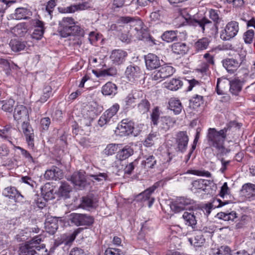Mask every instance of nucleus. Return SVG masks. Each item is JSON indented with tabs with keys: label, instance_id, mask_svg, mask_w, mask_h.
Wrapping results in <instances>:
<instances>
[{
	"label": "nucleus",
	"instance_id": "33",
	"mask_svg": "<svg viewBox=\"0 0 255 255\" xmlns=\"http://www.w3.org/2000/svg\"><path fill=\"white\" fill-rule=\"evenodd\" d=\"M102 93L106 96L115 95L117 93V87L111 82H107L103 86Z\"/></svg>",
	"mask_w": 255,
	"mask_h": 255
},
{
	"label": "nucleus",
	"instance_id": "9",
	"mask_svg": "<svg viewBox=\"0 0 255 255\" xmlns=\"http://www.w3.org/2000/svg\"><path fill=\"white\" fill-rule=\"evenodd\" d=\"M41 241V238L37 236L21 245L18 250L19 255H31L33 250L36 249V245L40 244Z\"/></svg>",
	"mask_w": 255,
	"mask_h": 255
},
{
	"label": "nucleus",
	"instance_id": "1",
	"mask_svg": "<svg viewBox=\"0 0 255 255\" xmlns=\"http://www.w3.org/2000/svg\"><path fill=\"white\" fill-rule=\"evenodd\" d=\"M186 12L185 9L182 10L181 16L175 19V22L184 18L189 25L197 27L199 31L206 34L213 35L218 32V25L221 21L219 15V10L213 9L209 10V16L212 21L206 17L197 18L194 16H192L188 14L184 15Z\"/></svg>",
	"mask_w": 255,
	"mask_h": 255
},
{
	"label": "nucleus",
	"instance_id": "23",
	"mask_svg": "<svg viewBox=\"0 0 255 255\" xmlns=\"http://www.w3.org/2000/svg\"><path fill=\"white\" fill-rule=\"evenodd\" d=\"M29 116L26 108L23 105L15 107L13 113V118L16 121H22L28 119Z\"/></svg>",
	"mask_w": 255,
	"mask_h": 255
},
{
	"label": "nucleus",
	"instance_id": "45",
	"mask_svg": "<svg viewBox=\"0 0 255 255\" xmlns=\"http://www.w3.org/2000/svg\"><path fill=\"white\" fill-rule=\"evenodd\" d=\"M120 106L118 104H115L110 108L106 110L104 113L108 116L109 119L115 122L116 119V114L119 111Z\"/></svg>",
	"mask_w": 255,
	"mask_h": 255
},
{
	"label": "nucleus",
	"instance_id": "16",
	"mask_svg": "<svg viewBox=\"0 0 255 255\" xmlns=\"http://www.w3.org/2000/svg\"><path fill=\"white\" fill-rule=\"evenodd\" d=\"M70 181L80 190L83 189L87 185L86 179L83 172H74L71 176Z\"/></svg>",
	"mask_w": 255,
	"mask_h": 255
},
{
	"label": "nucleus",
	"instance_id": "3",
	"mask_svg": "<svg viewBox=\"0 0 255 255\" xmlns=\"http://www.w3.org/2000/svg\"><path fill=\"white\" fill-rule=\"evenodd\" d=\"M58 30L63 37L84 35V30L79 25H76L74 19L70 17H64L59 21Z\"/></svg>",
	"mask_w": 255,
	"mask_h": 255
},
{
	"label": "nucleus",
	"instance_id": "52",
	"mask_svg": "<svg viewBox=\"0 0 255 255\" xmlns=\"http://www.w3.org/2000/svg\"><path fill=\"white\" fill-rule=\"evenodd\" d=\"M209 181L205 179H200L195 180L192 182V186L196 189H202L205 190Z\"/></svg>",
	"mask_w": 255,
	"mask_h": 255
},
{
	"label": "nucleus",
	"instance_id": "6",
	"mask_svg": "<svg viewBox=\"0 0 255 255\" xmlns=\"http://www.w3.org/2000/svg\"><path fill=\"white\" fill-rule=\"evenodd\" d=\"M201 211L197 206L194 210L184 212L182 215L184 223L186 225L191 227L192 229H195L197 219L199 217V215L201 214Z\"/></svg>",
	"mask_w": 255,
	"mask_h": 255
},
{
	"label": "nucleus",
	"instance_id": "10",
	"mask_svg": "<svg viewBox=\"0 0 255 255\" xmlns=\"http://www.w3.org/2000/svg\"><path fill=\"white\" fill-rule=\"evenodd\" d=\"M188 141L189 137L186 131H181L178 132L175 137L176 150L182 153L184 152L187 149Z\"/></svg>",
	"mask_w": 255,
	"mask_h": 255
},
{
	"label": "nucleus",
	"instance_id": "64",
	"mask_svg": "<svg viewBox=\"0 0 255 255\" xmlns=\"http://www.w3.org/2000/svg\"><path fill=\"white\" fill-rule=\"evenodd\" d=\"M228 203V201L223 202L219 199L215 198L213 200L212 202L209 203V204L211 205L213 209H215L216 208L222 207L223 206H224Z\"/></svg>",
	"mask_w": 255,
	"mask_h": 255
},
{
	"label": "nucleus",
	"instance_id": "28",
	"mask_svg": "<svg viewBox=\"0 0 255 255\" xmlns=\"http://www.w3.org/2000/svg\"><path fill=\"white\" fill-rule=\"evenodd\" d=\"M41 195L45 201L53 199L55 198L53 188L49 183L45 184L41 188Z\"/></svg>",
	"mask_w": 255,
	"mask_h": 255
},
{
	"label": "nucleus",
	"instance_id": "57",
	"mask_svg": "<svg viewBox=\"0 0 255 255\" xmlns=\"http://www.w3.org/2000/svg\"><path fill=\"white\" fill-rule=\"evenodd\" d=\"M118 146V145L116 144H108L104 150V153L108 156L114 154L117 151Z\"/></svg>",
	"mask_w": 255,
	"mask_h": 255
},
{
	"label": "nucleus",
	"instance_id": "14",
	"mask_svg": "<svg viewBox=\"0 0 255 255\" xmlns=\"http://www.w3.org/2000/svg\"><path fill=\"white\" fill-rule=\"evenodd\" d=\"M2 194L10 199L14 200L16 202L23 203L25 200L24 196L14 187L5 188Z\"/></svg>",
	"mask_w": 255,
	"mask_h": 255
},
{
	"label": "nucleus",
	"instance_id": "38",
	"mask_svg": "<svg viewBox=\"0 0 255 255\" xmlns=\"http://www.w3.org/2000/svg\"><path fill=\"white\" fill-rule=\"evenodd\" d=\"M162 39L167 42H172L178 40L177 30H167L161 35Z\"/></svg>",
	"mask_w": 255,
	"mask_h": 255
},
{
	"label": "nucleus",
	"instance_id": "42",
	"mask_svg": "<svg viewBox=\"0 0 255 255\" xmlns=\"http://www.w3.org/2000/svg\"><path fill=\"white\" fill-rule=\"evenodd\" d=\"M9 46L12 51L18 52L23 50L26 47L25 42L17 39H12L9 42Z\"/></svg>",
	"mask_w": 255,
	"mask_h": 255
},
{
	"label": "nucleus",
	"instance_id": "60",
	"mask_svg": "<svg viewBox=\"0 0 255 255\" xmlns=\"http://www.w3.org/2000/svg\"><path fill=\"white\" fill-rule=\"evenodd\" d=\"M50 124L51 120L49 118L45 117L42 118L40 122L41 130L42 131L48 130Z\"/></svg>",
	"mask_w": 255,
	"mask_h": 255
},
{
	"label": "nucleus",
	"instance_id": "13",
	"mask_svg": "<svg viewBox=\"0 0 255 255\" xmlns=\"http://www.w3.org/2000/svg\"><path fill=\"white\" fill-rule=\"evenodd\" d=\"M118 23L124 24H129L132 33H134L136 30H140L141 26H142L143 23L142 21L137 18H135L130 16H121L118 19Z\"/></svg>",
	"mask_w": 255,
	"mask_h": 255
},
{
	"label": "nucleus",
	"instance_id": "18",
	"mask_svg": "<svg viewBox=\"0 0 255 255\" xmlns=\"http://www.w3.org/2000/svg\"><path fill=\"white\" fill-rule=\"evenodd\" d=\"M141 71L139 67L134 65L128 66L125 71V75L129 81L134 82L140 77Z\"/></svg>",
	"mask_w": 255,
	"mask_h": 255
},
{
	"label": "nucleus",
	"instance_id": "49",
	"mask_svg": "<svg viewBox=\"0 0 255 255\" xmlns=\"http://www.w3.org/2000/svg\"><path fill=\"white\" fill-rule=\"evenodd\" d=\"M191 245L195 247H201L205 242V239L202 234L195 236L193 238L189 239Z\"/></svg>",
	"mask_w": 255,
	"mask_h": 255
},
{
	"label": "nucleus",
	"instance_id": "4",
	"mask_svg": "<svg viewBox=\"0 0 255 255\" xmlns=\"http://www.w3.org/2000/svg\"><path fill=\"white\" fill-rule=\"evenodd\" d=\"M196 206L197 205L193 200L185 197H177L170 204V208L175 213L194 210Z\"/></svg>",
	"mask_w": 255,
	"mask_h": 255
},
{
	"label": "nucleus",
	"instance_id": "62",
	"mask_svg": "<svg viewBox=\"0 0 255 255\" xmlns=\"http://www.w3.org/2000/svg\"><path fill=\"white\" fill-rule=\"evenodd\" d=\"M14 103V101L12 99L5 101L2 106V109L7 112H12Z\"/></svg>",
	"mask_w": 255,
	"mask_h": 255
},
{
	"label": "nucleus",
	"instance_id": "48",
	"mask_svg": "<svg viewBox=\"0 0 255 255\" xmlns=\"http://www.w3.org/2000/svg\"><path fill=\"white\" fill-rule=\"evenodd\" d=\"M226 154L227 153H222L221 152H219L217 154L218 159L221 161L222 164V167L220 168V171L222 173H225L231 162L230 160H225V158L222 157V156Z\"/></svg>",
	"mask_w": 255,
	"mask_h": 255
},
{
	"label": "nucleus",
	"instance_id": "11",
	"mask_svg": "<svg viewBox=\"0 0 255 255\" xmlns=\"http://www.w3.org/2000/svg\"><path fill=\"white\" fill-rule=\"evenodd\" d=\"M157 186L156 184L153 185L148 189L144 190L143 192L137 195L134 198V200L137 202H144L148 201V206L150 208L152 206L154 202V198L150 197L151 194L153 193L157 188Z\"/></svg>",
	"mask_w": 255,
	"mask_h": 255
},
{
	"label": "nucleus",
	"instance_id": "43",
	"mask_svg": "<svg viewBox=\"0 0 255 255\" xmlns=\"http://www.w3.org/2000/svg\"><path fill=\"white\" fill-rule=\"evenodd\" d=\"M210 43V40L207 37L199 39L195 42L194 47L196 50L200 51L206 49Z\"/></svg>",
	"mask_w": 255,
	"mask_h": 255
},
{
	"label": "nucleus",
	"instance_id": "54",
	"mask_svg": "<svg viewBox=\"0 0 255 255\" xmlns=\"http://www.w3.org/2000/svg\"><path fill=\"white\" fill-rule=\"evenodd\" d=\"M31 255H48V253L44 244H37L36 245V249L33 250Z\"/></svg>",
	"mask_w": 255,
	"mask_h": 255
},
{
	"label": "nucleus",
	"instance_id": "53",
	"mask_svg": "<svg viewBox=\"0 0 255 255\" xmlns=\"http://www.w3.org/2000/svg\"><path fill=\"white\" fill-rule=\"evenodd\" d=\"M93 206V200L92 199L88 196L83 197L80 207L85 209H89L90 208H92Z\"/></svg>",
	"mask_w": 255,
	"mask_h": 255
},
{
	"label": "nucleus",
	"instance_id": "25",
	"mask_svg": "<svg viewBox=\"0 0 255 255\" xmlns=\"http://www.w3.org/2000/svg\"><path fill=\"white\" fill-rule=\"evenodd\" d=\"M230 85V81L228 79L222 80L220 78L217 79L216 91L219 95H224L227 93Z\"/></svg>",
	"mask_w": 255,
	"mask_h": 255
},
{
	"label": "nucleus",
	"instance_id": "8",
	"mask_svg": "<svg viewBox=\"0 0 255 255\" xmlns=\"http://www.w3.org/2000/svg\"><path fill=\"white\" fill-rule=\"evenodd\" d=\"M239 30L238 22L231 21L227 23L224 30L222 31L221 38L223 40H229L237 35Z\"/></svg>",
	"mask_w": 255,
	"mask_h": 255
},
{
	"label": "nucleus",
	"instance_id": "5",
	"mask_svg": "<svg viewBox=\"0 0 255 255\" xmlns=\"http://www.w3.org/2000/svg\"><path fill=\"white\" fill-rule=\"evenodd\" d=\"M100 113L96 107V104L87 106L83 111V116L80 123L82 128L89 127L95 117Z\"/></svg>",
	"mask_w": 255,
	"mask_h": 255
},
{
	"label": "nucleus",
	"instance_id": "44",
	"mask_svg": "<svg viewBox=\"0 0 255 255\" xmlns=\"http://www.w3.org/2000/svg\"><path fill=\"white\" fill-rule=\"evenodd\" d=\"M212 255H232L231 250L227 246H223L213 250Z\"/></svg>",
	"mask_w": 255,
	"mask_h": 255
},
{
	"label": "nucleus",
	"instance_id": "34",
	"mask_svg": "<svg viewBox=\"0 0 255 255\" xmlns=\"http://www.w3.org/2000/svg\"><path fill=\"white\" fill-rule=\"evenodd\" d=\"M169 109L173 111L175 114H180L183 109L181 102L174 98H171L168 102Z\"/></svg>",
	"mask_w": 255,
	"mask_h": 255
},
{
	"label": "nucleus",
	"instance_id": "7",
	"mask_svg": "<svg viewBox=\"0 0 255 255\" xmlns=\"http://www.w3.org/2000/svg\"><path fill=\"white\" fill-rule=\"evenodd\" d=\"M70 221L77 226H90L94 223V218L87 214L73 213L71 214Z\"/></svg>",
	"mask_w": 255,
	"mask_h": 255
},
{
	"label": "nucleus",
	"instance_id": "17",
	"mask_svg": "<svg viewBox=\"0 0 255 255\" xmlns=\"http://www.w3.org/2000/svg\"><path fill=\"white\" fill-rule=\"evenodd\" d=\"M146 68L149 70L156 69L160 66L159 58L152 53H148L144 56Z\"/></svg>",
	"mask_w": 255,
	"mask_h": 255
},
{
	"label": "nucleus",
	"instance_id": "30",
	"mask_svg": "<svg viewBox=\"0 0 255 255\" xmlns=\"http://www.w3.org/2000/svg\"><path fill=\"white\" fill-rule=\"evenodd\" d=\"M189 50L188 47L184 43L177 42L171 45L172 51L178 55H184Z\"/></svg>",
	"mask_w": 255,
	"mask_h": 255
},
{
	"label": "nucleus",
	"instance_id": "31",
	"mask_svg": "<svg viewBox=\"0 0 255 255\" xmlns=\"http://www.w3.org/2000/svg\"><path fill=\"white\" fill-rule=\"evenodd\" d=\"M133 153V150L129 146H125L122 150L119 151L117 154V158L120 160H124L128 158Z\"/></svg>",
	"mask_w": 255,
	"mask_h": 255
},
{
	"label": "nucleus",
	"instance_id": "61",
	"mask_svg": "<svg viewBox=\"0 0 255 255\" xmlns=\"http://www.w3.org/2000/svg\"><path fill=\"white\" fill-rule=\"evenodd\" d=\"M165 14V11L162 8L159 9H156L150 14V17L153 20H159L163 17Z\"/></svg>",
	"mask_w": 255,
	"mask_h": 255
},
{
	"label": "nucleus",
	"instance_id": "26",
	"mask_svg": "<svg viewBox=\"0 0 255 255\" xmlns=\"http://www.w3.org/2000/svg\"><path fill=\"white\" fill-rule=\"evenodd\" d=\"M229 81V91L230 93L236 96L238 95L242 91L243 82L237 79H234Z\"/></svg>",
	"mask_w": 255,
	"mask_h": 255
},
{
	"label": "nucleus",
	"instance_id": "50",
	"mask_svg": "<svg viewBox=\"0 0 255 255\" xmlns=\"http://www.w3.org/2000/svg\"><path fill=\"white\" fill-rule=\"evenodd\" d=\"M145 160L142 162L146 168H153L156 164V160L153 155H148L144 156Z\"/></svg>",
	"mask_w": 255,
	"mask_h": 255
},
{
	"label": "nucleus",
	"instance_id": "12",
	"mask_svg": "<svg viewBox=\"0 0 255 255\" xmlns=\"http://www.w3.org/2000/svg\"><path fill=\"white\" fill-rule=\"evenodd\" d=\"M134 128V123L128 119L123 120L117 128V131L121 136H125L131 134Z\"/></svg>",
	"mask_w": 255,
	"mask_h": 255
},
{
	"label": "nucleus",
	"instance_id": "56",
	"mask_svg": "<svg viewBox=\"0 0 255 255\" xmlns=\"http://www.w3.org/2000/svg\"><path fill=\"white\" fill-rule=\"evenodd\" d=\"M202 99V96L196 95L195 97H193L190 100V106L192 107L193 109L198 108L202 104H203Z\"/></svg>",
	"mask_w": 255,
	"mask_h": 255
},
{
	"label": "nucleus",
	"instance_id": "47",
	"mask_svg": "<svg viewBox=\"0 0 255 255\" xmlns=\"http://www.w3.org/2000/svg\"><path fill=\"white\" fill-rule=\"evenodd\" d=\"M52 95V88L49 86H45L42 91V94L41 96L39 101L41 103H44Z\"/></svg>",
	"mask_w": 255,
	"mask_h": 255
},
{
	"label": "nucleus",
	"instance_id": "32",
	"mask_svg": "<svg viewBox=\"0 0 255 255\" xmlns=\"http://www.w3.org/2000/svg\"><path fill=\"white\" fill-rule=\"evenodd\" d=\"M216 217L225 221L234 222L237 218V216L235 211H231L230 212L227 211L218 213L216 215Z\"/></svg>",
	"mask_w": 255,
	"mask_h": 255
},
{
	"label": "nucleus",
	"instance_id": "46",
	"mask_svg": "<svg viewBox=\"0 0 255 255\" xmlns=\"http://www.w3.org/2000/svg\"><path fill=\"white\" fill-rule=\"evenodd\" d=\"M150 103L146 99L141 100L137 105L138 111L141 114L147 113L150 108Z\"/></svg>",
	"mask_w": 255,
	"mask_h": 255
},
{
	"label": "nucleus",
	"instance_id": "36",
	"mask_svg": "<svg viewBox=\"0 0 255 255\" xmlns=\"http://www.w3.org/2000/svg\"><path fill=\"white\" fill-rule=\"evenodd\" d=\"M71 191L72 188L68 183L62 182L58 191V194L63 198H69V193Z\"/></svg>",
	"mask_w": 255,
	"mask_h": 255
},
{
	"label": "nucleus",
	"instance_id": "40",
	"mask_svg": "<svg viewBox=\"0 0 255 255\" xmlns=\"http://www.w3.org/2000/svg\"><path fill=\"white\" fill-rule=\"evenodd\" d=\"M83 228H79L76 229L72 234L67 235L63 242L65 246H70L76 239L79 234L83 231Z\"/></svg>",
	"mask_w": 255,
	"mask_h": 255
},
{
	"label": "nucleus",
	"instance_id": "37",
	"mask_svg": "<svg viewBox=\"0 0 255 255\" xmlns=\"http://www.w3.org/2000/svg\"><path fill=\"white\" fill-rule=\"evenodd\" d=\"M134 32V35L138 39L144 40L148 39L154 44H157L155 40L149 35L147 31L145 29L142 28V26H141L140 30H136Z\"/></svg>",
	"mask_w": 255,
	"mask_h": 255
},
{
	"label": "nucleus",
	"instance_id": "41",
	"mask_svg": "<svg viewBox=\"0 0 255 255\" xmlns=\"http://www.w3.org/2000/svg\"><path fill=\"white\" fill-rule=\"evenodd\" d=\"M161 125L160 128L163 130L166 131L169 129L170 127L173 126L175 124V121L170 117H162L160 120Z\"/></svg>",
	"mask_w": 255,
	"mask_h": 255
},
{
	"label": "nucleus",
	"instance_id": "63",
	"mask_svg": "<svg viewBox=\"0 0 255 255\" xmlns=\"http://www.w3.org/2000/svg\"><path fill=\"white\" fill-rule=\"evenodd\" d=\"M14 2L13 0L7 1L6 0H0V15L2 16L5 10L9 6L10 4Z\"/></svg>",
	"mask_w": 255,
	"mask_h": 255
},
{
	"label": "nucleus",
	"instance_id": "55",
	"mask_svg": "<svg viewBox=\"0 0 255 255\" xmlns=\"http://www.w3.org/2000/svg\"><path fill=\"white\" fill-rule=\"evenodd\" d=\"M45 227L47 230V232L51 234H54L58 228L57 222L56 220L51 222L50 221L46 222Z\"/></svg>",
	"mask_w": 255,
	"mask_h": 255
},
{
	"label": "nucleus",
	"instance_id": "20",
	"mask_svg": "<svg viewBox=\"0 0 255 255\" xmlns=\"http://www.w3.org/2000/svg\"><path fill=\"white\" fill-rule=\"evenodd\" d=\"M30 24L35 27V29L30 35L31 37L36 40L40 39L44 33L43 22L38 19H32L30 21Z\"/></svg>",
	"mask_w": 255,
	"mask_h": 255
},
{
	"label": "nucleus",
	"instance_id": "19",
	"mask_svg": "<svg viewBox=\"0 0 255 255\" xmlns=\"http://www.w3.org/2000/svg\"><path fill=\"white\" fill-rule=\"evenodd\" d=\"M127 56L126 51L122 49H116L112 51L110 59L114 64L120 65L125 62Z\"/></svg>",
	"mask_w": 255,
	"mask_h": 255
},
{
	"label": "nucleus",
	"instance_id": "35",
	"mask_svg": "<svg viewBox=\"0 0 255 255\" xmlns=\"http://www.w3.org/2000/svg\"><path fill=\"white\" fill-rule=\"evenodd\" d=\"M241 191L247 198L255 196V184L250 183L245 184L242 186Z\"/></svg>",
	"mask_w": 255,
	"mask_h": 255
},
{
	"label": "nucleus",
	"instance_id": "51",
	"mask_svg": "<svg viewBox=\"0 0 255 255\" xmlns=\"http://www.w3.org/2000/svg\"><path fill=\"white\" fill-rule=\"evenodd\" d=\"M158 134L157 132H151L146 137L143 142V144L147 147L153 145L154 142L157 139Z\"/></svg>",
	"mask_w": 255,
	"mask_h": 255
},
{
	"label": "nucleus",
	"instance_id": "58",
	"mask_svg": "<svg viewBox=\"0 0 255 255\" xmlns=\"http://www.w3.org/2000/svg\"><path fill=\"white\" fill-rule=\"evenodd\" d=\"M160 116V112L159 110V108L156 107L153 109L152 110V113L151 114L150 117L151 119L152 123L153 125L157 126L158 124V121Z\"/></svg>",
	"mask_w": 255,
	"mask_h": 255
},
{
	"label": "nucleus",
	"instance_id": "21",
	"mask_svg": "<svg viewBox=\"0 0 255 255\" xmlns=\"http://www.w3.org/2000/svg\"><path fill=\"white\" fill-rule=\"evenodd\" d=\"M23 133L26 137V140L29 146H34V133L33 129L28 122L24 121L21 125Z\"/></svg>",
	"mask_w": 255,
	"mask_h": 255
},
{
	"label": "nucleus",
	"instance_id": "15",
	"mask_svg": "<svg viewBox=\"0 0 255 255\" xmlns=\"http://www.w3.org/2000/svg\"><path fill=\"white\" fill-rule=\"evenodd\" d=\"M159 69L155 72L153 76V79L154 80H159L164 79L172 75L174 73L175 70L171 66L164 65L159 67Z\"/></svg>",
	"mask_w": 255,
	"mask_h": 255
},
{
	"label": "nucleus",
	"instance_id": "24",
	"mask_svg": "<svg viewBox=\"0 0 255 255\" xmlns=\"http://www.w3.org/2000/svg\"><path fill=\"white\" fill-rule=\"evenodd\" d=\"M18 131L16 129L11 126H6L3 129L0 130V136L2 138L7 139L10 143V140L12 137L15 138Z\"/></svg>",
	"mask_w": 255,
	"mask_h": 255
},
{
	"label": "nucleus",
	"instance_id": "2",
	"mask_svg": "<svg viewBox=\"0 0 255 255\" xmlns=\"http://www.w3.org/2000/svg\"><path fill=\"white\" fill-rule=\"evenodd\" d=\"M241 125L236 121L230 122L223 129L217 130L215 128H209L207 135V142L211 147L215 148L222 153H228L230 150L224 146L226 139L231 140L232 133L240 129Z\"/></svg>",
	"mask_w": 255,
	"mask_h": 255
},
{
	"label": "nucleus",
	"instance_id": "39",
	"mask_svg": "<svg viewBox=\"0 0 255 255\" xmlns=\"http://www.w3.org/2000/svg\"><path fill=\"white\" fill-rule=\"evenodd\" d=\"M182 82L179 79H172L164 83V87L171 91H176L182 86Z\"/></svg>",
	"mask_w": 255,
	"mask_h": 255
},
{
	"label": "nucleus",
	"instance_id": "59",
	"mask_svg": "<svg viewBox=\"0 0 255 255\" xmlns=\"http://www.w3.org/2000/svg\"><path fill=\"white\" fill-rule=\"evenodd\" d=\"M114 123L113 121L109 119L108 116L104 113H103L98 120V125L101 127L106 125H111Z\"/></svg>",
	"mask_w": 255,
	"mask_h": 255
},
{
	"label": "nucleus",
	"instance_id": "27",
	"mask_svg": "<svg viewBox=\"0 0 255 255\" xmlns=\"http://www.w3.org/2000/svg\"><path fill=\"white\" fill-rule=\"evenodd\" d=\"M223 65L229 73H233L240 66V63L236 59H226L223 61Z\"/></svg>",
	"mask_w": 255,
	"mask_h": 255
},
{
	"label": "nucleus",
	"instance_id": "22",
	"mask_svg": "<svg viewBox=\"0 0 255 255\" xmlns=\"http://www.w3.org/2000/svg\"><path fill=\"white\" fill-rule=\"evenodd\" d=\"M63 176V171L59 168L53 166L50 169L47 170L44 177L48 180L60 179Z\"/></svg>",
	"mask_w": 255,
	"mask_h": 255
},
{
	"label": "nucleus",
	"instance_id": "29",
	"mask_svg": "<svg viewBox=\"0 0 255 255\" xmlns=\"http://www.w3.org/2000/svg\"><path fill=\"white\" fill-rule=\"evenodd\" d=\"M31 14V12L28 9L24 7L17 8L15 12L12 14L13 19L19 20L27 19Z\"/></svg>",
	"mask_w": 255,
	"mask_h": 255
}]
</instances>
